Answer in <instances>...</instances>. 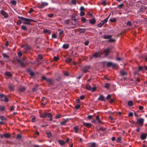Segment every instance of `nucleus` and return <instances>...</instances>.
I'll return each mask as SVG.
<instances>
[{"label":"nucleus","mask_w":147,"mask_h":147,"mask_svg":"<svg viewBox=\"0 0 147 147\" xmlns=\"http://www.w3.org/2000/svg\"><path fill=\"white\" fill-rule=\"evenodd\" d=\"M69 72L65 71V76H69Z\"/></svg>","instance_id":"obj_52"},{"label":"nucleus","mask_w":147,"mask_h":147,"mask_svg":"<svg viewBox=\"0 0 147 147\" xmlns=\"http://www.w3.org/2000/svg\"><path fill=\"white\" fill-rule=\"evenodd\" d=\"M71 58L69 57L68 58H67L65 61H65L66 63H69L71 61Z\"/></svg>","instance_id":"obj_31"},{"label":"nucleus","mask_w":147,"mask_h":147,"mask_svg":"<svg viewBox=\"0 0 147 147\" xmlns=\"http://www.w3.org/2000/svg\"><path fill=\"white\" fill-rule=\"evenodd\" d=\"M90 144V145L88 147H96V144L95 142L91 143Z\"/></svg>","instance_id":"obj_19"},{"label":"nucleus","mask_w":147,"mask_h":147,"mask_svg":"<svg viewBox=\"0 0 147 147\" xmlns=\"http://www.w3.org/2000/svg\"><path fill=\"white\" fill-rule=\"evenodd\" d=\"M4 137L6 138H8L10 137L11 135L8 133H6L4 134Z\"/></svg>","instance_id":"obj_27"},{"label":"nucleus","mask_w":147,"mask_h":147,"mask_svg":"<svg viewBox=\"0 0 147 147\" xmlns=\"http://www.w3.org/2000/svg\"><path fill=\"white\" fill-rule=\"evenodd\" d=\"M147 136V134H142L140 136V138L142 140H144L146 139Z\"/></svg>","instance_id":"obj_12"},{"label":"nucleus","mask_w":147,"mask_h":147,"mask_svg":"<svg viewBox=\"0 0 147 147\" xmlns=\"http://www.w3.org/2000/svg\"><path fill=\"white\" fill-rule=\"evenodd\" d=\"M127 25L129 26H130L132 24L130 21H128L127 23Z\"/></svg>","instance_id":"obj_55"},{"label":"nucleus","mask_w":147,"mask_h":147,"mask_svg":"<svg viewBox=\"0 0 147 147\" xmlns=\"http://www.w3.org/2000/svg\"><path fill=\"white\" fill-rule=\"evenodd\" d=\"M22 136L20 135L17 134L16 136V138L17 139H20L21 138Z\"/></svg>","instance_id":"obj_57"},{"label":"nucleus","mask_w":147,"mask_h":147,"mask_svg":"<svg viewBox=\"0 0 147 147\" xmlns=\"http://www.w3.org/2000/svg\"><path fill=\"white\" fill-rule=\"evenodd\" d=\"M116 19L115 18H113L112 19H110L109 20L110 22L112 23L115 22L116 21Z\"/></svg>","instance_id":"obj_35"},{"label":"nucleus","mask_w":147,"mask_h":147,"mask_svg":"<svg viewBox=\"0 0 147 147\" xmlns=\"http://www.w3.org/2000/svg\"><path fill=\"white\" fill-rule=\"evenodd\" d=\"M112 37V36L111 35H107V34H105L103 36V38L105 39H109V38H111Z\"/></svg>","instance_id":"obj_15"},{"label":"nucleus","mask_w":147,"mask_h":147,"mask_svg":"<svg viewBox=\"0 0 147 147\" xmlns=\"http://www.w3.org/2000/svg\"><path fill=\"white\" fill-rule=\"evenodd\" d=\"M110 15L111 13L107 18L101 21L100 23H99L97 25V26L99 28H100L102 27L105 23L107 22L108 20Z\"/></svg>","instance_id":"obj_2"},{"label":"nucleus","mask_w":147,"mask_h":147,"mask_svg":"<svg viewBox=\"0 0 147 147\" xmlns=\"http://www.w3.org/2000/svg\"><path fill=\"white\" fill-rule=\"evenodd\" d=\"M18 18L21 20L22 21H24V24L28 25H30V24L31 22H34V21L32 19L24 18L23 17L21 16H18Z\"/></svg>","instance_id":"obj_1"},{"label":"nucleus","mask_w":147,"mask_h":147,"mask_svg":"<svg viewBox=\"0 0 147 147\" xmlns=\"http://www.w3.org/2000/svg\"><path fill=\"white\" fill-rule=\"evenodd\" d=\"M21 29L25 31L27 30V28L24 25L22 26L21 27Z\"/></svg>","instance_id":"obj_26"},{"label":"nucleus","mask_w":147,"mask_h":147,"mask_svg":"<svg viewBox=\"0 0 147 147\" xmlns=\"http://www.w3.org/2000/svg\"><path fill=\"white\" fill-rule=\"evenodd\" d=\"M91 67L90 65H86L83 67L82 71L84 73L87 72L88 71V69Z\"/></svg>","instance_id":"obj_4"},{"label":"nucleus","mask_w":147,"mask_h":147,"mask_svg":"<svg viewBox=\"0 0 147 147\" xmlns=\"http://www.w3.org/2000/svg\"><path fill=\"white\" fill-rule=\"evenodd\" d=\"M58 142L59 144L61 146H63L64 144V142L63 140H59Z\"/></svg>","instance_id":"obj_20"},{"label":"nucleus","mask_w":147,"mask_h":147,"mask_svg":"<svg viewBox=\"0 0 147 147\" xmlns=\"http://www.w3.org/2000/svg\"><path fill=\"white\" fill-rule=\"evenodd\" d=\"M9 88L11 91H13L14 90V87L11 85L9 86Z\"/></svg>","instance_id":"obj_39"},{"label":"nucleus","mask_w":147,"mask_h":147,"mask_svg":"<svg viewBox=\"0 0 147 147\" xmlns=\"http://www.w3.org/2000/svg\"><path fill=\"white\" fill-rule=\"evenodd\" d=\"M143 67L141 66H139L138 67V71H142L143 70Z\"/></svg>","instance_id":"obj_56"},{"label":"nucleus","mask_w":147,"mask_h":147,"mask_svg":"<svg viewBox=\"0 0 147 147\" xmlns=\"http://www.w3.org/2000/svg\"><path fill=\"white\" fill-rule=\"evenodd\" d=\"M1 100H4L5 102H7L8 101L9 99L6 96H5L4 97V99H1Z\"/></svg>","instance_id":"obj_25"},{"label":"nucleus","mask_w":147,"mask_h":147,"mask_svg":"<svg viewBox=\"0 0 147 147\" xmlns=\"http://www.w3.org/2000/svg\"><path fill=\"white\" fill-rule=\"evenodd\" d=\"M117 65L115 63H114L111 62H108L107 64V66L109 67L110 66H112L113 68L115 67Z\"/></svg>","instance_id":"obj_5"},{"label":"nucleus","mask_w":147,"mask_h":147,"mask_svg":"<svg viewBox=\"0 0 147 147\" xmlns=\"http://www.w3.org/2000/svg\"><path fill=\"white\" fill-rule=\"evenodd\" d=\"M85 13L83 11H81L80 13V15L81 16H84L85 15Z\"/></svg>","instance_id":"obj_64"},{"label":"nucleus","mask_w":147,"mask_h":147,"mask_svg":"<svg viewBox=\"0 0 147 147\" xmlns=\"http://www.w3.org/2000/svg\"><path fill=\"white\" fill-rule=\"evenodd\" d=\"M127 105L129 106H131L133 105V103L132 100H129L127 102Z\"/></svg>","instance_id":"obj_21"},{"label":"nucleus","mask_w":147,"mask_h":147,"mask_svg":"<svg viewBox=\"0 0 147 147\" xmlns=\"http://www.w3.org/2000/svg\"><path fill=\"white\" fill-rule=\"evenodd\" d=\"M37 85H35L32 88V90L33 91H34L37 90Z\"/></svg>","instance_id":"obj_36"},{"label":"nucleus","mask_w":147,"mask_h":147,"mask_svg":"<svg viewBox=\"0 0 147 147\" xmlns=\"http://www.w3.org/2000/svg\"><path fill=\"white\" fill-rule=\"evenodd\" d=\"M5 107L3 106H0V109L2 111H3L5 109Z\"/></svg>","instance_id":"obj_49"},{"label":"nucleus","mask_w":147,"mask_h":147,"mask_svg":"<svg viewBox=\"0 0 147 147\" xmlns=\"http://www.w3.org/2000/svg\"><path fill=\"white\" fill-rule=\"evenodd\" d=\"M33 11H34V10H33V9L31 8H30V10L28 11V13H29L30 14Z\"/></svg>","instance_id":"obj_58"},{"label":"nucleus","mask_w":147,"mask_h":147,"mask_svg":"<svg viewBox=\"0 0 147 147\" xmlns=\"http://www.w3.org/2000/svg\"><path fill=\"white\" fill-rule=\"evenodd\" d=\"M25 48L26 50H30V47L29 46L27 45L26 46Z\"/></svg>","instance_id":"obj_47"},{"label":"nucleus","mask_w":147,"mask_h":147,"mask_svg":"<svg viewBox=\"0 0 147 147\" xmlns=\"http://www.w3.org/2000/svg\"><path fill=\"white\" fill-rule=\"evenodd\" d=\"M61 117V115L60 114H57L56 115L55 117L57 119H58L60 118Z\"/></svg>","instance_id":"obj_59"},{"label":"nucleus","mask_w":147,"mask_h":147,"mask_svg":"<svg viewBox=\"0 0 147 147\" xmlns=\"http://www.w3.org/2000/svg\"><path fill=\"white\" fill-rule=\"evenodd\" d=\"M102 4L104 6H105L106 5V1L105 0L103 1L102 3Z\"/></svg>","instance_id":"obj_61"},{"label":"nucleus","mask_w":147,"mask_h":147,"mask_svg":"<svg viewBox=\"0 0 147 147\" xmlns=\"http://www.w3.org/2000/svg\"><path fill=\"white\" fill-rule=\"evenodd\" d=\"M98 99L101 101H103L105 100V98L103 95H100L98 98Z\"/></svg>","instance_id":"obj_17"},{"label":"nucleus","mask_w":147,"mask_h":147,"mask_svg":"<svg viewBox=\"0 0 147 147\" xmlns=\"http://www.w3.org/2000/svg\"><path fill=\"white\" fill-rule=\"evenodd\" d=\"M83 125L84 126L87 128H89L92 126V124L89 123H83Z\"/></svg>","instance_id":"obj_13"},{"label":"nucleus","mask_w":147,"mask_h":147,"mask_svg":"<svg viewBox=\"0 0 147 147\" xmlns=\"http://www.w3.org/2000/svg\"><path fill=\"white\" fill-rule=\"evenodd\" d=\"M41 78L43 80H45L47 81L48 78H47L45 76H42L41 77Z\"/></svg>","instance_id":"obj_51"},{"label":"nucleus","mask_w":147,"mask_h":147,"mask_svg":"<svg viewBox=\"0 0 147 147\" xmlns=\"http://www.w3.org/2000/svg\"><path fill=\"white\" fill-rule=\"evenodd\" d=\"M104 53H105V54L104 55L105 56L107 57L108 56L110 53V51H109V49H107L104 50Z\"/></svg>","instance_id":"obj_11"},{"label":"nucleus","mask_w":147,"mask_h":147,"mask_svg":"<svg viewBox=\"0 0 147 147\" xmlns=\"http://www.w3.org/2000/svg\"><path fill=\"white\" fill-rule=\"evenodd\" d=\"M74 129L75 131V132L76 133H78V127H74Z\"/></svg>","instance_id":"obj_41"},{"label":"nucleus","mask_w":147,"mask_h":147,"mask_svg":"<svg viewBox=\"0 0 147 147\" xmlns=\"http://www.w3.org/2000/svg\"><path fill=\"white\" fill-rule=\"evenodd\" d=\"M0 119L1 120H7V119L6 118H5L3 116H0Z\"/></svg>","instance_id":"obj_53"},{"label":"nucleus","mask_w":147,"mask_h":147,"mask_svg":"<svg viewBox=\"0 0 147 147\" xmlns=\"http://www.w3.org/2000/svg\"><path fill=\"white\" fill-rule=\"evenodd\" d=\"M38 8L40 9H42L44 7L42 3L41 4H39L38 5Z\"/></svg>","instance_id":"obj_43"},{"label":"nucleus","mask_w":147,"mask_h":147,"mask_svg":"<svg viewBox=\"0 0 147 147\" xmlns=\"http://www.w3.org/2000/svg\"><path fill=\"white\" fill-rule=\"evenodd\" d=\"M59 36L60 37H61L62 36V35L63 34V31H61L60 30H59Z\"/></svg>","instance_id":"obj_32"},{"label":"nucleus","mask_w":147,"mask_h":147,"mask_svg":"<svg viewBox=\"0 0 147 147\" xmlns=\"http://www.w3.org/2000/svg\"><path fill=\"white\" fill-rule=\"evenodd\" d=\"M71 3L74 5H75L76 4V0H71Z\"/></svg>","instance_id":"obj_46"},{"label":"nucleus","mask_w":147,"mask_h":147,"mask_svg":"<svg viewBox=\"0 0 147 147\" xmlns=\"http://www.w3.org/2000/svg\"><path fill=\"white\" fill-rule=\"evenodd\" d=\"M110 86V84L109 83H107L105 84V87L107 89H108Z\"/></svg>","instance_id":"obj_38"},{"label":"nucleus","mask_w":147,"mask_h":147,"mask_svg":"<svg viewBox=\"0 0 147 147\" xmlns=\"http://www.w3.org/2000/svg\"><path fill=\"white\" fill-rule=\"evenodd\" d=\"M120 73L121 75L122 76L126 75L127 74V73L125 71H121L120 72Z\"/></svg>","instance_id":"obj_30"},{"label":"nucleus","mask_w":147,"mask_h":147,"mask_svg":"<svg viewBox=\"0 0 147 147\" xmlns=\"http://www.w3.org/2000/svg\"><path fill=\"white\" fill-rule=\"evenodd\" d=\"M105 129H106L105 128H104L102 127H100L99 129V130L102 131H105Z\"/></svg>","instance_id":"obj_42"},{"label":"nucleus","mask_w":147,"mask_h":147,"mask_svg":"<svg viewBox=\"0 0 147 147\" xmlns=\"http://www.w3.org/2000/svg\"><path fill=\"white\" fill-rule=\"evenodd\" d=\"M48 117L49 118L51 117V113H45L41 114L40 117L45 118Z\"/></svg>","instance_id":"obj_3"},{"label":"nucleus","mask_w":147,"mask_h":147,"mask_svg":"<svg viewBox=\"0 0 147 147\" xmlns=\"http://www.w3.org/2000/svg\"><path fill=\"white\" fill-rule=\"evenodd\" d=\"M124 7V5L122 3L119 5L117 7V8H119V9L123 8Z\"/></svg>","instance_id":"obj_28"},{"label":"nucleus","mask_w":147,"mask_h":147,"mask_svg":"<svg viewBox=\"0 0 147 147\" xmlns=\"http://www.w3.org/2000/svg\"><path fill=\"white\" fill-rule=\"evenodd\" d=\"M10 3L14 5H15L16 4V2L14 0L11 1L10 2Z\"/></svg>","instance_id":"obj_40"},{"label":"nucleus","mask_w":147,"mask_h":147,"mask_svg":"<svg viewBox=\"0 0 147 147\" xmlns=\"http://www.w3.org/2000/svg\"><path fill=\"white\" fill-rule=\"evenodd\" d=\"M42 5L44 7L47 5H48L47 3L45 2H42Z\"/></svg>","instance_id":"obj_48"},{"label":"nucleus","mask_w":147,"mask_h":147,"mask_svg":"<svg viewBox=\"0 0 147 147\" xmlns=\"http://www.w3.org/2000/svg\"><path fill=\"white\" fill-rule=\"evenodd\" d=\"M111 95H110V94H109L107 95L106 98L107 99L109 100V99H110L111 98Z\"/></svg>","instance_id":"obj_50"},{"label":"nucleus","mask_w":147,"mask_h":147,"mask_svg":"<svg viewBox=\"0 0 147 147\" xmlns=\"http://www.w3.org/2000/svg\"><path fill=\"white\" fill-rule=\"evenodd\" d=\"M121 137H118L116 139V142H119L121 141Z\"/></svg>","instance_id":"obj_45"},{"label":"nucleus","mask_w":147,"mask_h":147,"mask_svg":"<svg viewBox=\"0 0 147 147\" xmlns=\"http://www.w3.org/2000/svg\"><path fill=\"white\" fill-rule=\"evenodd\" d=\"M5 74L8 77H11L12 75L9 72L6 71L5 73Z\"/></svg>","instance_id":"obj_24"},{"label":"nucleus","mask_w":147,"mask_h":147,"mask_svg":"<svg viewBox=\"0 0 147 147\" xmlns=\"http://www.w3.org/2000/svg\"><path fill=\"white\" fill-rule=\"evenodd\" d=\"M96 87H94L92 89H91V91L92 92H94L96 90Z\"/></svg>","instance_id":"obj_63"},{"label":"nucleus","mask_w":147,"mask_h":147,"mask_svg":"<svg viewBox=\"0 0 147 147\" xmlns=\"http://www.w3.org/2000/svg\"><path fill=\"white\" fill-rule=\"evenodd\" d=\"M26 90V88L24 87H20L19 88V90L21 92H24Z\"/></svg>","instance_id":"obj_22"},{"label":"nucleus","mask_w":147,"mask_h":147,"mask_svg":"<svg viewBox=\"0 0 147 147\" xmlns=\"http://www.w3.org/2000/svg\"><path fill=\"white\" fill-rule=\"evenodd\" d=\"M86 30V29L85 28H79L78 29V31L80 33H84L85 32Z\"/></svg>","instance_id":"obj_14"},{"label":"nucleus","mask_w":147,"mask_h":147,"mask_svg":"<svg viewBox=\"0 0 147 147\" xmlns=\"http://www.w3.org/2000/svg\"><path fill=\"white\" fill-rule=\"evenodd\" d=\"M43 56L41 55H38V58L39 59H41L42 58Z\"/></svg>","instance_id":"obj_62"},{"label":"nucleus","mask_w":147,"mask_h":147,"mask_svg":"<svg viewBox=\"0 0 147 147\" xmlns=\"http://www.w3.org/2000/svg\"><path fill=\"white\" fill-rule=\"evenodd\" d=\"M115 40L114 39L110 38L109 40H108V41L110 42H113Z\"/></svg>","instance_id":"obj_44"},{"label":"nucleus","mask_w":147,"mask_h":147,"mask_svg":"<svg viewBox=\"0 0 147 147\" xmlns=\"http://www.w3.org/2000/svg\"><path fill=\"white\" fill-rule=\"evenodd\" d=\"M75 18V16H73L72 17V19L73 20H74L75 22V23L74 24V25H75L77 23V20Z\"/></svg>","instance_id":"obj_34"},{"label":"nucleus","mask_w":147,"mask_h":147,"mask_svg":"<svg viewBox=\"0 0 147 147\" xmlns=\"http://www.w3.org/2000/svg\"><path fill=\"white\" fill-rule=\"evenodd\" d=\"M1 13L2 15L5 18H7L8 17V14L3 9L1 11Z\"/></svg>","instance_id":"obj_6"},{"label":"nucleus","mask_w":147,"mask_h":147,"mask_svg":"<svg viewBox=\"0 0 147 147\" xmlns=\"http://www.w3.org/2000/svg\"><path fill=\"white\" fill-rule=\"evenodd\" d=\"M86 89L89 90H91V86L89 85H87L86 86Z\"/></svg>","instance_id":"obj_33"},{"label":"nucleus","mask_w":147,"mask_h":147,"mask_svg":"<svg viewBox=\"0 0 147 147\" xmlns=\"http://www.w3.org/2000/svg\"><path fill=\"white\" fill-rule=\"evenodd\" d=\"M59 58L58 57H56V56H55V57H53V60L54 61H57L58 60V59H59Z\"/></svg>","instance_id":"obj_54"},{"label":"nucleus","mask_w":147,"mask_h":147,"mask_svg":"<svg viewBox=\"0 0 147 147\" xmlns=\"http://www.w3.org/2000/svg\"><path fill=\"white\" fill-rule=\"evenodd\" d=\"M43 32L44 33H47L49 34H50L51 33V32L50 30L47 29L44 30Z\"/></svg>","instance_id":"obj_29"},{"label":"nucleus","mask_w":147,"mask_h":147,"mask_svg":"<svg viewBox=\"0 0 147 147\" xmlns=\"http://www.w3.org/2000/svg\"><path fill=\"white\" fill-rule=\"evenodd\" d=\"M138 122L141 126H142L143 125L144 119L142 118H140L138 120Z\"/></svg>","instance_id":"obj_10"},{"label":"nucleus","mask_w":147,"mask_h":147,"mask_svg":"<svg viewBox=\"0 0 147 147\" xmlns=\"http://www.w3.org/2000/svg\"><path fill=\"white\" fill-rule=\"evenodd\" d=\"M89 22L92 24H94L96 22L94 18H93L90 20Z\"/></svg>","instance_id":"obj_18"},{"label":"nucleus","mask_w":147,"mask_h":147,"mask_svg":"<svg viewBox=\"0 0 147 147\" xmlns=\"http://www.w3.org/2000/svg\"><path fill=\"white\" fill-rule=\"evenodd\" d=\"M101 53L99 52H96L93 54V56L95 58H97L98 57H100L101 55Z\"/></svg>","instance_id":"obj_7"},{"label":"nucleus","mask_w":147,"mask_h":147,"mask_svg":"<svg viewBox=\"0 0 147 147\" xmlns=\"http://www.w3.org/2000/svg\"><path fill=\"white\" fill-rule=\"evenodd\" d=\"M46 134L48 138H49L51 137V134L50 132H47Z\"/></svg>","instance_id":"obj_37"},{"label":"nucleus","mask_w":147,"mask_h":147,"mask_svg":"<svg viewBox=\"0 0 147 147\" xmlns=\"http://www.w3.org/2000/svg\"><path fill=\"white\" fill-rule=\"evenodd\" d=\"M46 81L50 84H53L54 82V80L51 78H48Z\"/></svg>","instance_id":"obj_8"},{"label":"nucleus","mask_w":147,"mask_h":147,"mask_svg":"<svg viewBox=\"0 0 147 147\" xmlns=\"http://www.w3.org/2000/svg\"><path fill=\"white\" fill-rule=\"evenodd\" d=\"M2 55L3 56V57L4 59H5V58H7V59H9V56L6 55V53H3L2 54Z\"/></svg>","instance_id":"obj_23"},{"label":"nucleus","mask_w":147,"mask_h":147,"mask_svg":"<svg viewBox=\"0 0 147 147\" xmlns=\"http://www.w3.org/2000/svg\"><path fill=\"white\" fill-rule=\"evenodd\" d=\"M5 96V95L3 94H0V98L1 99H3V98Z\"/></svg>","instance_id":"obj_60"},{"label":"nucleus","mask_w":147,"mask_h":147,"mask_svg":"<svg viewBox=\"0 0 147 147\" xmlns=\"http://www.w3.org/2000/svg\"><path fill=\"white\" fill-rule=\"evenodd\" d=\"M27 71L28 72H29V74L31 76H34V74L33 72L31 71L30 69H28Z\"/></svg>","instance_id":"obj_16"},{"label":"nucleus","mask_w":147,"mask_h":147,"mask_svg":"<svg viewBox=\"0 0 147 147\" xmlns=\"http://www.w3.org/2000/svg\"><path fill=\"white\" fill-rule=\"evenodd\" d=\"M16 61L18 63L20 64L21 67H23L24 66V65L23 63V61L19 59H16Z\"/></svg>","instance_id":"obj_9"}]
</instances>
